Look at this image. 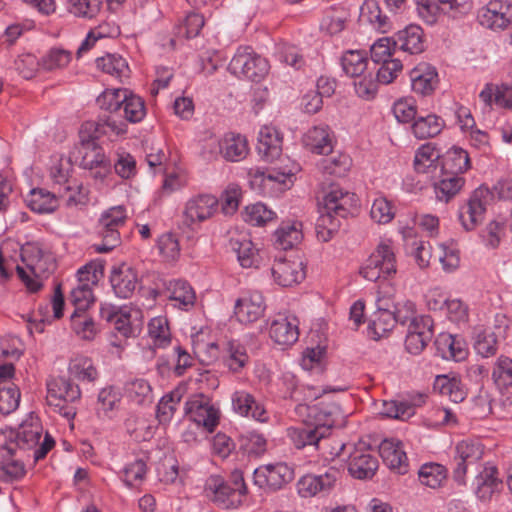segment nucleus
Here are the masks:
<instances>
[{"label": "nucleus", "mask_w": 512, "mask_h": 512, "mask_svg": "<svg viewBox=\"0 0 512 512\" xmlns=\"http://www.w3.org/2000/svg\"><path fill=\"white\" fill-rule=\"evenodd\" d=\"M348 16V12L343 8L333 9L326 14L321 25L329 34H338L344 30Z\"/></svg>", "instance_id": "774afa93"}, {"label": "nucleus", "mask_w": 512, "mask_h": 512, "mask_svg": "<svg viewBox=\"0 0 512 512\" xmlns=\"http://www.w3.org/2000/svg\"><path fill=\"white\" fill-rule=\"evenodd\" d=\"M96 65L103 72L120 80L129 76V67L126 60L120 55L107 54L96 59Z\"/></svg>", "instance_id": "09e8293b"}, {"label": "nucleus", "mask_w": 512, "mask_h": 512, "mask_svg": "<svg viewBox=\"0 0 512 512\" xmlns=\"http://www.w3.org/2000/svg\"><path fill=\"white\" fill-rule=\"evenodd\" d=\"M480 99L488 106L512 108V87L487 84L479 94Z\"/></svg>", "instance_id": "ea45409f"}, {"label": "nucleus", "mask_w": 512, "mask_h": 512, "mask_svg": "<svg viewBox=\"0 0 512 512\" xmlns=\"http://www.w3.org/2000/svg\"><path fill=\"white\" fill-rule=\"evenodd\" d=\"M232 408L240 416L252 418L259 422L268 420V413L256 398L245 390H237L231 396Z\"/></svg>", "instance_id": "412c9836"}, {"label": "nucleus", "mask_w": 512, "mask_h": 512, "mask_svg": "<svg viewBox=\"0 0 512 512\" xmlns=\"http://www.w3.org/2000/svg\"><path fill=\"white\" fill-rule=\"evenodd\" d=\"M205 490L214 503L225 509L239 506L247 492L240 473L232 475V482H226L219 476H211L206 482Z\"/></svg>", "instance_id": "39448f33"}, {"label": "nucleus", "mask_w": 512, "mask_h": 512, "mask_svg": "<svg viewBox=\"0 0 512 512\" xmlns=\"http://www.w3.org/2000/svg\"><path fill=\"white\" fill-rule=\"evenodd\" d=\"M393 301L389 298H380L376 300L377 311L369 323L368 330L374 339L384 337L395 327V317L392 314Z\"/></svg>", "instance_id": "b1692460"}, {"label": "nucleus", "mask_w": 512, "mask_h": 512, "mask_svg": "<svg viewBox=\"0 0 512 512\" xmlns=\"http://www.w3.org/2000/svg\"><path fill=\"white\" fill-rule=\"evenodd\" d=\"M73 331L84 340L94 339L97 330L95 323L86 312L74 311L70 317Z\"/></svg>", "instance_id": "4d7b16f0"}, {"label": "nucleus", "mask_w": 512, "mask_h": 512, "mask_svg": "<svg viewBox=\"0 0 512 512\" xmlns=\"http://www.w3.org/2000/svg\"><path fill=\"white\" fill-rule=\"evenodd\" d=\"M71 61V53L62 48H51L42 58L41 66L48 71L66 67Z\"/></svg>", "instance_id": "0e129e2a"}, {"label": "nucleus", "mask_w": 512, "mask_h": 512, "mask_svg": "<svg viewBox=\"0 0 512 512\" xmlns=\"http://www.w3.org/2000/svg\"><path fill=\"white\" fill-rule=\"evenodd\" d=\"M445 127L444 120L436 114L419 116L412 124L413 135L420 140L433 138L441 133Z\"/></svg>", "instance_id": "e433bc0d"}, {"label": "nucleus", "mask_w": 512, "mask_h": 512, "mask_svg": "<svg viewBox=\"0 0 512 512\" xmlns=\"http://www.w3.org/2000/svg\"><path fill=\"white\" fill-rule=\"evenodd\" d=\"M145 115L146 108L142 98L127 91L125 95V102H122L120 107L118 119L123 120L125 124V121L138 123L143 120Z\"/></svg>", "instance_id": "37998d69"}, {"label": "nucleus", "mask_w": 512, "mask_h": 512, "mask_svg": "<svg viewBox=\"0 0 512 512\" xmlns=\"http://www.w3.org/2000/svg\"><path fill=\"white\" fill-rule=\"evenodd\" d=\"M269 335L279 345H293L299 338L298 318L294 315H277L270 324Z\"/></svg>", "instance_id": "f3484780"}, {"label": "nucleus", "mask_w": 512, "mask_h": 512, "mask_svg": "<svg viewBox=\"0 0 512 512\" xmlns=\"http://www.w3.org/2000/svg\"><path fill=\"white\" fill-rule=\"evenodd\" d=\"M254 479L260 487L266 485L277 490L293 479V472L284 463L269 464L255 469Z\"/></svg>", "instance_id": "aec40b11"}, {"label": "nucleus", "mask_w": 512, "mask_h": 512, "mask_svg": "<svg viewBox=\"0 0 512 512\" xmlns=\"http://www.w3.org/2000/svg\"><path fill=\"white\" fill-rule=\"evenodd\" d=\"M126 89H107L97 98V104L101 109L108 111L110 114L100 117L97 122H102L104 119L114 117L117 121L120 114V107L122 102H125Z\"/></svg>", "instance_id": "a19ab883"}, {"label": "nucleus", "mask_w": 512, "mask_h": 512, "mask_svg": "<svg viewBox=\"0 0 512 512\" xmlns=\"http://www.w3.org/2000/svg\"><path fill=\"white\" fill-rule=\"evenodd\" d=\"M257 149L259 154L268 161L278 158L282 151V136L272 126H264L259 131Z\"/></svg>", "instance_id": "7c9ffc66"}, {"label": "nucleus", "mask_w": 512, "mask_h": 512, "mask_svg": "<svg viewBox=\"0 0 512 512\" xmlns=\"http://www.w3.org/2000/svg\"><path fill=\"white\" fill-rule=\"evenodd\" d=\"M299 170V166L292 163L289 167L285 168H273L270 171H263L259 168H251L248 171V176L252 187L264 186L267 182H277L280 184H286L287 180L296 174Z\"/></svg>", "instance_id": "c756f323"}, {"label": "nucleus", "mask_w": 512, "mask_h": 512, "mask_svg": "<svg viewBox=\"0 0 512 512\" xmlns=\"http://www.w3.org/2000/svg\"><path fill=\"white\" fill-rule=\"evenodd\" d=\"M475 495L482 502H489L502 489V481L494 466H485L475 479Z\"/></svg>", "instance_id": "a878e982"}, {"label": "nucleus", "mask_w": 512, "mask_h": 512, "mask_svg": "<svg viewBox=\"0 0 512 512\" xmlns=\"http://www.w3.org/2000/svg\"><path fill=\"white\" fill-rule=\"evenodd\" d=\"M249 153L248 141L241 134L228 133L220 140V155L229 162H239Z\"/></svg>", "instance_id": "2f4dec72"}, {"label": "nucleus", "mask_w": 512, "mask_h": 512, "mask_svg": "<svg viewBox=\"0 0 512 512\" xmlns=\"http://www.w3.org/2000/svg\"><path fill=\"white\" fill-rule=\"evenodd\" d=\"M21 256L27 269L36 279L31 278L26 269L20 265H15L16 272L27 288L36 292L41 288L38 279L48 277L55 270V258L49 250L44 249L39 243H28L22 249Z\"/></svg>", "instance_id": "7ed1b4c3"}, {"label": "nucleus", "mask_w": 512, "mask_h": 512, "mask_svg": "<svg viewBox=\"0 0 512 512\" xmlns=\"http://www.w3.org/2000/svg\"><path fill=\"white\" fill-rule=\"evenodd\" d=\"M499 335L490 329H483L477 332L474 348L483 357H490L497 351V337Z\"/></svg>", "instance_id": "680f3d73"}, {"label": "nucleus", "mask_w": 512, "mask_h": 512, "mask_svg": "<svg viewBox=\"0 0 512 512\" xmlns=\"http://www.w3.org/2000/svg\"><path fill=\"white\" fill-rule=\"evenodd\" d=\"M102 0H69V11L75 16L92 19L100 11Z\"/></svg>", "instance_id": "69168bd1"}, {"label": "nucleus", "mask_w": 512, "mask_h": 512, "mask_svg": "<svg viewBox=\"0 0 512 512\" xmlns=\"http://www.w3.org/2000/svg\"><path fill=\"white\" fill-rule=\"evenodd\" d=\"M305 145L314 153L328 155L333 150L332 137L327 125L321 124L308 130Z\"/></svg>", "instance_id": "72a5a7b5"}, {"label": "nucleus", "mask_w": 512, "mask_h": 512, "mask_svg": "<svg viewBox=\"0 0 512 512\" xmlns=\"http://www.w3.org/2000/svg\"><path fill=\"white\" fill-rule=\"evenodd\" d=\"M265 309L263 295L258 291H253L236 301L234 313L239 322L249 324L261 318Z\"/></svg>", "instance_id": "6ab92c4d"}, {"label": "nucleus", "mask_w": 512, "mask_h": 512, "mask_svg": "<svg viewBox=\"0 0 512 512\" xmlns=\"http://www.w3.org/2000/svg\"><path fill=\"white\" fill-rule=\"evenodd\" d=\"M492 379L500 390L512 386V358L501 355L494 363Z\"/></svg>", "instance_id": "5fc2aeb1"}, {"label": "nucleus", "mask_w": 512, "mask_h": 512, "mask_svg": "<svg viewBox=\"0 0 512 512\" xmlns=\"http://www.w3.org/2000/svg\"><path fill=\"white\" fill-rule=\"evenodd\" d=\"M228 70L238 78L260 82L269 71V63L251 47L239 48L231 59Z\"/></svg>", "instance_id": "0eeeda50"}, {"label": "nucleus", "mask_w": 512, "mask_h": 512, "mask_svg": "<svg viewBox=\"0 0 512 512\" xmlns=\"http://www.w3.org/2000/svg\"><path fill=\"white\" fill-rule=\"evenodd\" d=\"M465 179L462 176L441 172L440 179L434 183V193L438 201L448 203L463 188Z\"/></svg>", "instance_id": "c9c22d12"}, {"label": "nucleus", "mask_w": 512, "mask_h": 512, "mask_svg": "<svg viewBox=\"0 0 512 512\" xmlns=\"http://www.w3.org/2000/svg\"><path fill=\"white\" fill-rule=\"evenodd\" d=\"M148 334L155 347L168 346L171 343V332L167 318L162 316L152 318L148 324Z\"/></svg>", "instance_id": "603ef678"}, {"label": "nucleus", "mask_w": 512, "mask_h": 512, "mask_svg": "<svg viewBox=\"0 0 512 512\" xmlns=\"http://www.w3.org/2000/svg\"><path fill=\"white\" fill-rule=\"evenodd\" d=\"M43 428L38 421L25 422L18 429L0 430V450L12 456L17 451H32L34 461H39L54 447L55 440L48 433L40 442Z\"/></svg>", "instance_id": "f257e3e1"}, {"label": "nucleus", "mask_w": 512, "mask_h": 512, "mask_svg": "<svg viewBox=\"0 0 512 512\" xmlns=\"http://www.w3.org/2000/svg\"><path fill=\"white\" fill-rule=\"evenodd\" d=\"M110 282L116 296L127 299L133 295L138 286V276L132 267L122 264L112 270Z\"/></svg>", "instance_id": "393cba45"}, {"label": "nucleus", "mask_w": 512, "mask_h": 512, "mask_svg": "<svg viewBox=\"0 0 512 512\" xmlns=\"http://www.w3.org/2000/svg\"><path fill=\"white\" fill-rule=\"evenodd\" d=\"M396 272V256L392 246L386 242H381L376 247L360 271L365 279L373 282L388 279Z\"/></svg>", "instance_id": "6e6552de"}, {"label": "nucleus", "mask_w": 512, "mask_h": 512, "mask_svg": "<svg viewBox=\"0 0 512 512\" xmlns=\"http://www.w3.org/2000/svg\"><path fill=\"white\" fill-rule=\"evenodd\" d=\"M249 356L245 346L229 341L226 347V354L223 357L224 365L233 373H239L248 364Z\"/></svg>", "instance_id": "49530a36"}, {"label": "nucleus", "mask_w": 512, "mask_h": 512, "mask_svg": "<svg viewBox=\"0 0 512 512\" xmlns=\"http://www.w3.org/2000/svg\"><path fill=\"white\" fill-rule=\"evenodd\" d=\"M165 293L174 306L182 310H188L195 304V292L191 285L180 279H172L163 283Z\"/></svg>", "instance_id": "cd10ccee"}, {"label": "nucleus", "mask_w": 512, "mask_h": 512, "mask_svg": "<svg viewBox=\"0 0 512 512\" xmlns=\"http://www.w3.org/2000/svg\"><path fill=\"white\" fill-rule=\"evenodd\" d=\"M21 393L14 383H4L0 388V412L9 415L20 403Z\"/></svg>", "instance_id": "bf43d9fd"}, {"label": "nucleus", "mask_w": 512, "mask_h": 512, "mask_svg": "<svg viewBox=\"0 0 512 512\" xmlns=\"http://www.w3.org/2000/svg\"><path fill=\"white\" fill-rule=\"evenodd\" d=\"M126 220L127 210L122 205L111 207L101 214L97 233L102 238V242L94 245L96 252H110L121 243L119 229L125 225Z\"/></svg>", "instance_id": "423d86ee"}, {"label": "nucleus", "mask_w": 512, "mask_h": 512, "mask_svg": "<svg viewBox=\"0 0 512 512\" xmlns=\"http://www.w3.org/2000/svg\"><path fill=\"white\" fill-rule=\"evenodd\" d=\"M379 454L384 464L398 474L408 472V458L403 444L397 439H385L379 445Z\"/></svg>", "instance_id": "5701e85b"}, {"label": "nucleus", "mask_w": 512, "mask_h": 512, "mask_svg": "<svg viewBox=\"0 0 512 512\" xmlns=\"http://www.w3.org/2000/svg\"><path fill=\"white\" fill-rule=\"evenodd\" d=\"M126 394L129 400L137 405L152 402V388L144 379H136L127 383Z\"/></svg>", "instance_id": "13d9d810"}, {"label": "nucleus", "mask_w": 512, "mask_h": 512, "mask_svg": "<svg viewBox=\"0 0 512 512\" xmlns=\"http://www.w3.org/2000/svg\"><path fill=\"white\" fill-rule=\"evenodd\" d=\"M492 199L493 192L487 187L480 186L472 192L458 210V219L464 230L473 231L483 222Z\"/></svg>", "instance_id": "1a4fd4ad"}, {"label": "nucleus", "mask_w": 512, "mask_h": 512, "mask_svg": "<svg viewBox=\"0 0 512 512\" xmlns=\"http://www.w3.org/2000/svg\"><path fill=\"white\" fill-rule=\"evenodd\" d=\"M287 436L297 449L306 446L320 447L321 441L325 439L323 432H320L308 419H303V424L287 429Z\"/></svg>", "instance_id": "c85d7f7f"}, {"label": "nucleus", "mask_w": 512, "mask_h": 512, "mask_svg": "<svg viewBox=\"0 0 512 512\" xmlns=\"http://www.w3.org/2000/svg\"><path fill=\"white\" fill-rule=\"evenodd\" d=\"M322 204L324 211L332 212L345 219L354 215L359 206V199L355 193L333 185L324 195Z\"/></svg>", "instance_id": "4468645a"}, {"label": "nucleus", "mask_w": 512, "mask_h": 512, "mask_svg": "<svg viewBox=\"0 0 512 512\" xmlns=\"http://www.w3.org/2000/svg\"><path fill=\"white\" fill-rule=\"evenodd\" d=\"M303 224L298 220L283 221L275 231V245L288 250L299 244L303 239Z\"/></svg>", "instance_id": "473e14b6"}, {"label": "nucleus", "mask_w": 512, "mask_h": 512, "mask_svg": "<svg viewBox=\"0 0 512 512\" xmlns=\"http://www.w3.org/2000/svg\"><path fill=\"white\" fill-rule=\"evenodd\" d=\"M69 300L75 307L74 311L86 312L94 302L92 287L87 284H76L70 291Z\"/></svg>", "instance_id": "e2e57ef3"}, {"label": "nucleus", "mask_w": 512, "mask_h": 512, "mask_svg": "<svg viewBox=\"0 0 512 512\" xmlns=\"http://www.w3.org/2000/svg\"><path fill=\"white\" fill-rule=\"evenodd\" d=\"M419 481L430 488H438L447 478V469L438 463H425L418 472Z\"/></svg>", "instance_id": "8fccbe9b"}, {"label": "nucleus", "mask_w": 512, "mask_h": 512, "mask_svg": "<svg viewBox=\"0 0 512 512\" xmlns=\"http://www.w3.org/2000/svg\"><path fill=\"white\" fill-rule=\"evenodd\" d=\"M412 90L421 95H431L439 84L437 70L429 63L421 62L410 71Z\"/></svg>", "instance_id": "4be33fe9"}, {"label": "nucleus", "mask_w": 512, "mask_h": 512, "mask_svg": "<svg viewBox=\"0 0 512 512\" xmlns=\"http://www.w3.org/2000/svg\"><path fill=\"white\" fill-rule=\"evenodd\" d=\"M181 398V392L174 390L160 399L157 405L156 417L161 424H167L171 421L180 404Z\"/></svg>", "instance_id": "6e6d98bb"}, {"label": "nucleus", "mask_w": 512, "mask_h": 512, "mask_svg": "<svg viewBox=\"0 0 512 512\" xmlns=\"http://www.w3.org/2000/svg\"><path fill=\"white\" fill-rule=\"evenodd\" d=\"M483 456L481 444L472 441H461L456 445L453 457V478L459 484L465 483L468 467L477 464Z\"/></svg>", "instance_id": "ddd939ff"}, {"label": "nucleus", "mask_w": 512, "mask_h": 512, "mask_svg": "<svg viewBox=\"0 0 512 512\" xmlns=\"http://www.w3.org/2000/svg\"><path fill=\"white\" fill-rule=\"evenodd\" d=\"M341 65L346 75L361 77L368 65L366 53L359 50H349L341 57Z\"/></svg>", "instance_id": "de8ad7c7"}, {"label": "nucleus", "mask_w": 512, "mask_h": 512, "mask_svg": "<svg viewBox=\"0 0 512 512\" xmlns=\"http://www.w3.org/2000/svg\"><path fill=\"white\" fill-rule=\"evenodd\" d=\"M436 344L444 358H452L455 361H461L467 355L464 343L451 334L440 335L436 340Z\"/></svg>", "instance_id": "3c124183"}, {"label": "nucleus", "mask_w": 512, "mask_h": 512, "mask_svg": "<svg viewBox=\"0 0 512 512\" xmlns=\"http://www.w3.org/2000/svg\"><path fill=\"white\" fill-rule=\"evenodd\" d=\"M469 167V155L460 147H452L442 156L441 172L450 176H461Z\"/></svg>", "instance_id": "f704fd0d"}, {"label": "nucleus", "mask_w": 512, "mask_h": 512, "mask_svg": "<svg viewBox=\"0 0 512 512\" xmlns=\"http://www.w3.org/2000/svg\"><path fill=\"white\" fill-rule=\"evenodd\" d=\"M295 411L299 416L307 415V419L323 432L325 438L329 435L330 429L339 425L343 419L340 406L334 402H320L313 406L299 403Z\"/></svg>", "instance_id": "9d476101"}, {"label": "nucleus", "mask_w": 512, "mask_h": 512, "mask_svg": "<svg viewBox=\"0 0 512 512\" xmlns=\"http://www.w3.org/2000/svg\"><path fill=\"white\" fill-rule=\"evenodd\" d=\"M330 455L332 458L341 457L348 452V471L349 474L360 480L371 479L378 469V459L371 453L370 449L364 445L351 446L345 443L335 441L331 446Z\"/></svg>", "instance_id": "20e7f679"}, {"label": "nucleus", "mask_w": 512, "mask_h": 512, "mask_svg": "<svg viewBox=\"0 0 512 512\" xmlns=\"http://www.w3.org/2000/svg\"><path fill=\"white\" fill-rule=\"evenodd\" d=\"M185 412L198 425L213 432L219 422V412L203 395H196L186 401Z\"/></svg>", "instance_id": "2eb2a0df"}, {"label": "nucleus", "mask_w": 512, "mask_h": 512, "mask_svg": "<svg viewBox=\"0 0 512 512\" xmlns=\"http://www.w3.org/2000/svg\"><path fill=\"white\" fill-rule=\"evenodd\" d=\"M440 157L441 152L433 143H425L415 153L414 168L418 173H428L431 168H436Z\"/></svg>", "instance_id": "a18cd8bd"}, {"label": "nucleus", "mask_w": 512, "mask_h": 512, "mask_svg": "<svg viewBox=\"0 0 512 512\" xmlns=\"http://www.w3.org/2000/svg\"><path fill=\"white\" fill-rule=\"evenodd\" d=\"M479 23L491 30H505L512 25V4L504 0H492L477 13Z\"/></svg>", "instance_id": "9b49d317"}, {"label": "nucleus", "mask_w": 512, "mask_h": 512, "mask_svg": "<svg viewBox=\"0 0 512 512\" xmlns=\"http://www.w3.org/2000/svg\"><path fill=\"white\" fill-rule=\"evenodd\" d=\"M343 218L338 215L324 211L322 207L320 216L316 222V235L319 241H330L339 231L341 220Z\"/></svg>", "instance_id": "c03bdc74"}, {"label": "nucleus", "mask_w": 512, "mask_h": 512, "mask_svg": "<svg viewBox=\"0 0 512 512\" xmlns=\"http://www.w3.org/2000/svg\"><path fill=\"white\" fill-rule=\"evenodd\" d=\"M351 167V158L344 153L326 157L321 161L324 172L337 177L344 176Z\"/></svg>", "instance_id": "052dcab7"}, {"label": "nucleus", "mask_w": 512, "mask_h": 512, "mask_svg": "<svg viewBox=\"0 0 512 512\" xmlns=\"http://www.w3.org/2000/svg\"><path fill=\"white\" fill-rule=\"evenodd\" d=\"M219 200L211 194H199L190 198L183 211L184 223L191 227L202 223L215 215L218 211Z\"/></svg>", "instance_id": "f8f14e48"}, {"label": "nucleus", "mask_w": 512, "mask_h": 512, "mask_svg": "<svg viewBox=\"0 0 512 512\" xmlns=\"http://www.w3.org/2000/svg\"><path fill=\"white\" fill-rule=\"evenodd\" d=\"M339 470L329 468L324 474H308L301 477L297 483L298 494L303 498L313 497L320 492H328L337 482Z\"/></svg>", "instance_id": "dca6fc26"}, {"label": "nucleus", "mask_w": 512, "mask_h": 512, "mask_svg": "<svg viewBox=\"0 0 512 512\" xmlns=\"http://www.w3.org/2000/svg\"><path fill=\"white\" fill-rule=\"evenodd\" d=\"M272 275L279 285L290 287L304 280L306 273L300 259L280 258L276 259L272 266Z\"/></svg>", "instance_id": "a211bd4d"}, {"label": "nucleus", "mask_w": 512, "mask_h": 512, "mask_svg": "<svg viewBox=\"0 0 512 512\" xmlns=\"http://www.w3.org/2000/svg\"><path fill=\"white\" fill-rule=\"evenodd\" d=\"M127 132V124L117 121L114 117L104 119L102 122L86 121L82 124L79 135L83 154L81 166L84 169L94 170L104 163L106 157L96 140L103 135L120 136Z\"/></svg>", "instance_id": "f03ea898"}, {"label": "nucleus", "mask_w": 512, "mask_h": 512, "mask_svg": "<svg viewBox=\"0 0 512 512\" xmlns=\"http://www.w3.org/2000/svg\"><path fill=\"white\" fill-rule=\"evenodd\" d=\"M25 201L32 211L39 214L52 213L58 207L55 194L41 188L32 189Z\"/></svg>", "instance_id": "58836bf2"}, {"label": "nucleus", "mask_w": 512, "mask_h": 512, "mask_svg": "<svg viewBox=\"0 0 512 512\" xmlns=\"http://www.w3.org/2000/svg\"><path fill=\"white\" fill-rule=\"evenodd\" d=\"M48 393L50 398H54L58 402L71 404L81 397L79 386L66 378H59L48 383Z\"/></svg>", "instance_id": "4c0bfd02"}, {"label": "nucleus", "mask_w": 512, "mask_h": 512, "mask_svg": "<svg viewBox=\"0 0 512 512\" xmlns=\"http://www.w3.org/2000/svg\"><path fill=\"white\" fill-rule=\"evenodd\" d=\"M69 373L79 381L93 382L98 377V372L92 360L85 356H77L71 360Z\"/></svg>", "instance_id": "864d4df0"}, {"label": "nucleus", "mask_w": 512, "mask_h": 512, "mask_svg": "<svg viewBox=\"0 0 512 512\" xmlns=\"http://www.w3.org/2000/svg\"><path fill=\"white\" fill-rule=\"evenodd\" d=\"M274 218L275 213L262 203H256L246 208L245 221L253 226H262Z\"/></svg>", "instance_id": "338daca9"}, {"label": "nucleus", "mask_w": 512, "mask_h": 512, "mask_svg": "<svg viewBox=\"0 0 512 512\" xmlns=\"http://www.w3.org/2000/svg\"><path fill=\"white\" fill-rule=\"evenodd\" d=\"M393 46L409 54H420L425 50L424 33L420 26L409 25L393 36Z\"/></svg>", "instance_id": "bb28decb"}, {"label": "nucleus", "mask_w": 512, "mask_h": 512, "mask_svg": "<svg viewBox=\"0 0 512 512\" xmlns=\"http://www.w3.org/2000/svg\"><path fill=\"white\" fill-rule=\"evenodd\" d=\"M229 247L236 253L242 267L251 268L258 265L257 249L248 238H231L229 240Z\"/></svg>", "instance_id": "79ce46f5"}]
</instances>
